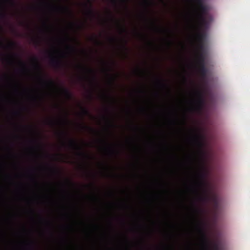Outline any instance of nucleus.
Listing matches in <instances>:
<instances>
[{
    "mask_svg": "<svg viewBox=\"0 0 250 250\" xmlns=\"http://www.w3.org/2000/svg\"><path fill=\"white\" fill-rule=\"evenodd\" d=\"M106 98L107 99H108L109 100H110V101L112 100L111 98L110 97H106Z\"/></svg>",
    "mask_w": 250,
    "mask_h": 250,
    "instance_id": "37",
    "label": "nucleus"
},
{
    "mask_svg": "<svg viewBox=\"0 0 250 250\" xmlns=\"http://www.w3.org/2000/svg\"><path fill=\"white\" fill-rule=\"evenodd\" d=\"M159 83L160 84H161L162 86L166 87V85L164 83H163L161 82V81H159Z\"/></svg>",
    "mask_w": 250,
    "mask_h": 250,
    "instance_id": "31",
    "label": "nucleus"
},
{
    "mask_svg": "<svg viewBox=\"0 0 250 250\" xmlns=\"http://www.w3.org/2000/svg\"><path fill=\"white\" fill-rule=\"evenodd\" d=\"M113 2L114 3H116V1H115V0H113Z\"/></svg>",
    "mask_w": 250,
    "mask_h": 250,
    "instance_id": "39",
    "label": "nucleus"
},
{
    "mask_svg": "<svg viewBox=\"0 0 250 250\" xmlns=\"http://www.w3.org/2000/svg\"><path fill=\"white\" fill-rule=\"evenodd\" d=\"M92 39L94 40L99 44L101 43L96 37L92 38Z\"/></svg>",
    "mask_w": 250,
    "mask_h": 250,
    "instance_id": "28",
    "label": "nucleus"
},
{
    "mask_svg": "<svg viewBox=\"0 0 250 250\" xmlns=\"http://www.w3.org/2000/svg\"><path fill=\"white\" fill-rule=\"evenodd\" d=\"M106 110L108 112V109L107 108L106 109Z\"/></svg>",
    "mask_w": 250,
    "mask_h": 250,
    "instance_id": "43",
    "label": "nucleus"
},
{
    "mask_svg": "<svg viewBox=\"0 0 250 250\" xmlns=\"http://www.w3.org/2000/svg\"><path fill=\"white\" fill-rule=\"evenodd\" d=\"M87 7V13L88 15L92 17H95V13L92 8V3L90 0H87V3L84 4Z\"/></svg>",
    "mask_w": 250,
    "mask_h": 250,
    "instance_id": "9",
    "label": "nucleus"
},
{
    "mask_svg": "<svg viewBox=\"0 0 250 250\" xmlns=\"http://www.w3.org/2000/svg\"><path fill=\"white\" fill-rule=\"evenodd\" d=\"M23 127H24V128H29V127H27V126H23Z\"/></svg>",
    "mask_w": 250,
    "mask_h": 250,
    "instance_id": "40",
    "label": "nucleus"
},
{
    "mask_svg": "<svg viewBox=\"0 0 250 250\" xmlns=\"http://www.w3.org/2000/svg\"><path fill=\"white\" fill-rule=\"evenodd\" d=\"M34 42H35V44H38L39 42H38V41L37 40L34 39Z\"/></svg>",
    "mask_w": 250,
    "mask_h": 250,
    "instance_id": "33",
    "label": "nucleus"
},
{
    "mask_svg": "<svg viewBox=\"0 0 250 250\" xmlns=\"http://www.w3.org/2000/svg\"><path fill=\"white\" fill-rule=\"evenodd\" d=\"M58 9L62 10L63 11H65L68 12L70 15H72V11L68 7H62V8H60H60H58Z\"/></svg>",
    "mask_w": 250,
    "mask_h": 250,
    "instance_id": "18",
    "label": "nucleus"
},
{
    "mask_svg": "<svg viewBox=\"0 0 250 250\" xmlns=\"http://www.w3.org/2000/svg\"><path fill=\"white\" fill-rule=\"evenodd\" d=\"M171 42H168V44H171Z\"/></svg>",
    "mask_w": 250,
    "mask_h": 250,
    "instance_id": "42",
    "label": "nucleus"
},
{
    "mask_svg": "<svg viewBox=\"0 0 250 250\" xmlns=\"http://www.w3.org/2000/svg\"><path fill=\"white\" fill-rule=\"evenodd\" d=\"M191 131L192 133L190 140L196 148V154L197 157L196 161L197 167V185L201 190V194L198 196V200L203 203L211 202L214 208L217 209L218 207L217 198L215 195L210 196L209 194L208 185L206 181L207 170L204 164L205 155L204 150L205 136L202 133V128L200 127H192Z\"/></svg>",
    "mask_w": 250,
    "mask_h": 250,
    "instance_id": "1",
    "label": "nucleus"
},
{
    "mask_svg": "<svg viewBox=\"0 0 250 250\" xmlns=\"http://www.w3.org/2000/svg\"><path fill=\"white\" fill-rule=\"evenodd\" d=\"M33 60L35 62V67L36 68V69H37L39 71V72H40V73L41 74H42V69H41V67L40 65L39 64V63L38 62V61L37 58L34 57V58H33Z\"/></svg>",
    "mask_w": 250,
    "mask_h": 250,
    "instance_id": "13",
    "label": "nucleus"
},
{
    "mask_svg": "<svg viewBox=\"0 0 250 250\" xmlns=\"http://www.w3.org/2000/svg\"><path fill=\"white\" fill-rule=\"evenodd\" d=\"M206 226L207 224L204 221L200 220L198 222V231L200 235L203 250H219L217 244L211 242L208 237Z\"/></svg>",
    "mask_w": 250,
    "mask_h": 250,
    "instance_id": "2",
    "label": "nucleus"
},
{
    "mask_svg": "<svg viewBox=\"0 0 250 250\" xmlns=\"http://www.w3.org/2000/svg\"><path fill=\"white\" fill-rule=\"evenodd\" d=\"M0 17L2 18H6V14L5 12H2L0 14Z\"/></svg>",
    "mask_w": 250,
    "mask_h": 250,
    "instance_id": "25",
    "label": "nucleus"
},
{
    "mask_svg": "<svg viewBox=\"0 0 250 250\" xmlns=\"http://www.w3.org/2000/svg\"><path fill=\"white\" fill-rule=\"evenodd\" d=\"M69 145L70 146H71L73 147H75L79 150L81 149V148L79 146H78L76 141L74 140H72V139L70 140L69 142Z\"/></svg>",
    "mask_w": 250,
    "mask_h": 250,
    "instance_id": "14",
    "label": "nucleus"
},
{
    "mask_svg": "<svg viewBox=\"0 0 250 250\" xmlns=\"http://www.w3.org/2000/svg\"><path fill=\"white\" fill-rule=\"evenodd\" d=\"M116 78L115 76H112L111 79L110 80V83L112 85L114 84Z\"/></svg>",
    "mask_w": 250,
    "mask_h": 250,
    "instance_id": "21",
    "label": "nucleus"
},
{
    "mask_svg": "<svg viewBox=\"0 0 250 250\" xmlns=\"http://www.w3.org/2000/svg\"><path fill=\"white\" fill-rule=\"evenodd\" d=\"M68 49H69L70 50L73 52H75L76 51V49L75 47L72 46H68L67 47Z\"/></svg>",
    "mask_w": 250,
    "mask_h": 250,
    "instance_id": "22",
    "label": "nucleus"
},
{
    "mask_svg": "<svg viewBox=\"0 0 250 250\" xmlns=\"http://www.w3.org/2000/svg\"><path fill=\"white\" fill-rule=\"evenodd\" d=\"M199 72L201 77L203 79H205L207 76L208 69L206 66H199L198 68Z\"/></svg>",
    "mask_w": 250,
    "mask_h": 250,
    "instance_id": "10",
    "label": "nucleus"
},
{
    "mask_svg": "<svg viewBox=\"0 0 250 250\" xmlns=\"http://www.w3.org/2000/svg\"><path fill=\"white\" fill-rule=\"evenodd\" d=\"M120 27L122 30V32H126V28L125 26H120Z\"/></svg>",
    "mask_w": 250,
    "mask_h": 250,
    "instance_id": "29",
    "label": "nucleus"
},
{
    "mask_svg": "<svg viewBox=\"0 0 250 250\" xmlns=\"http://www.w3.org/2000/svg\"><path fill=\"white\" fill-rule=\"evenodd\" d=\"M16 57L15 55H12L10 56L5 58V60L8 63H11L13 62V58Z\"/></svg>",
    "mask_w": 250,
    "mask_h": 250,
    "instance_id": "17",
    "label": "nucleus"
},
{
    "mask_svg": "<svg viewBox=\"0 0 250 250\" xmlns=\"http://www.w3.org/2000/svg\"><path fill=\"white\" fill-rule=\"evenodd\" d=\"M110 40L112 41H114L115 39H113V38H110Z\"/></svg>",
    "mask_w": 250,
    "mask_h": 250,
    "instance_id": "38",
    "label": "nucleus"
},
{
    "mask_svg": "<svg viewBox=\"0 0 250 250\" xmlns=\"http://www.w3.org/2000/svg\"><path fill=\"white\" fill-rule=\"evenodd\" d=\"M206 37L205 33L203 30L198 29V32L196 35V38L199 43V48L201 50H204V42Z\"/></svg>",
    "mask_w": 250,
    "mask_h": 250,
    "instance_id": "5",
    "label": "nucleus"
},
{
    "mask_svg": "<svg viewBox=\"0 0 250 250\" xmlns=\"http://www.w3.org/2000/svg\"><path fill=\"white\" fill-rule=\"evenodd\" d=\"M153 25L155 26V23H154V22H153Z\"/></svg>",
    "mask_w": 250,
    "mask_h": 250,
    "instance_id": "41",
    "label": "nucleus"
},
{
    "mask_svg": "<svg viewBox=\"0 0 250 250\" xmlns=\"http://www.w3.org/2000/svg\"><path fill=\"white\" fill-rule=\"evenodd\" d=\"M9 2H10V4L12 5V6H15L16 3L15 2V1L13 0H8Z\"/></svg>",
    "mask_w": 250,
    "mask_h": 250,
    "instance_id": "27",
    "label": "nucleus"
},
{
    "mask_svg": "<svg viewBox=\"0 0 250 250\" xmlns=\"http://www.w3.org/2000/svg\"><path fill=\"white\" fill-rule=\"evenodd\" d=\"M53 171L56 173H58V170L56 169H53Z\"/></svg>",
    "mask_w": 250,
    "mask_h": 250,
    "instance_id": "34",
    "label": "nucleus"
},
{
    "mask_svg": "<svg viewBox=\"0 0 250 250\" xmlns=\"http://www.w3.org/2000/svg\"><path fill=\"white\" fill-rule=\"evenodd\" d=\"M63 134H66V133L65 132H63Z\"/></svg>",
    "mask_w": 250,
    "mask_h": 250,
    "instance_id": "46",
    "label": "nucleus"
},
{
    "mask_svg": "<svg viewBox=\"0 0 250 250\" xmlns=\"http://www.w3.org/2000/svg\"><path fill=\"white\" fill-rule=\"evenodd\" d=\"M184 81H186V78L184 77Z\"/></svg>",
    "mask_w": 250,
    "mask_h": 250,
    "instance_id": "45",
    "label": "nucleus"
},
{
    "mask_svg": "<svg viewBox=\"0 0 250 250\" xmlns=\"http://www.w3.org/2000/svg\"><path fill=\"white\" fill-rule=\"evenodd\" d=\"M45 82L46 83H47L50 86H52V87L56 86V84L55 82L54 81H53L52 80L49 79L48 80H45Z\"/></svg>",
    "mask_w": 250,
    "mask_h": 250,
    "instance_id": "15",
    "label": "nucleus"
},
{
    "mask_svg": "<svg viewBox=\"0 0 250 250\" xmlns=\"http://www.w3.org/2000/svg\"><path fill=\"white\" fill-rule=\"evenodd\" d=\"M204 50H200V52L197 56V63L198 66H206L205 63V56L204 53Z\"/></svg>",
    "mask_w": 250,
    "mask_h": 250,
    "instance_id": "8",
    "label": "nucleus"
},
{
    "mask_svg": "<svg viewBox=\"0 0 250 250\" xmlns=\"http://www.w3.org/2000/svg\"><path fill=\"white\" fill-rule=\"evenodd\" d=\"M211 20V17H207V16H201V17L197 18L198 29L203 30L207 28Z\"/></svg>",
    "mask_w": 250,
    "mask_h": 250,
    "instance_id": "4",
    "label": "nucleus"
},
{
    "mask_svg": "<svg viewBox=\"0 0 250 250\" xmlns=\"http://www.w3.org/2000/svg\"><path fill=\"white\" fill-rule=\"evenodd\" d=\"M78 155H80V156H84V157H87L88 156L85 154L83 152H79L78 153Z\"/></svg>",
    "mask_w": 250,
    "mask_h": 250,
    "instance_id": "24",
    "label": "nucleus"
},
{
    "mask_svg": "<svg viewBox=\"0 0 250 250\" xmlns=\"http://www.w3.org/2000/svg\"><path fill=\"white\" fill-rule=\"evenodd\" d=\"M123 47H124V49H125L126 51H127V50H128V49H127V48L126 47L125 45H124Z\"/></svg>",
    "mask_w": 250,
    "mask_h": 250,
    "instance_id": "36",
    "label": "nucleus"
},
{
    "mask_svg": "<svg viewBox=\"0 0 250 250\" xmlns=\"http://www.w3.org/2000/svg\"><path fill=\"white\" fill-rule=\"evenodd\" d=\"M16 45V44L14 42H10L8 44V47L12 48L14 47Z\"/></svg>",
    "mask_w": 250,
    "mask_h": 250,
    "instance_id": "23",
    "label": "nucleus"
},
{
    "mask_svg": "<svg viewBox=\"0 0 250 250\" xmlns=\"http://www.w3.org/2000/svg\"><path fill=\"white\" fill-rule=\"evenodd\" d=\"M67 113H66V115H65V118L64 119V122L65 123V124H67L68 121V118H67Z\"/></svg>",
    "mask_w": 250,
    "mask_h": 250,
    "instance_id": "26",
    "label": "nucleus"
},
{
    "mask_svg": "<svg viewBox=\"0 0 250 250\" xmlns=\"http://www.w3.org/2000/svg\"><path fill=\"white\" fill-rule=\"evenodd\" d=\"M83 127H84V128H87L89 129L90 130L94 131V129L90 127H89V126H85V125H83Z\"/></svg>",
    "mask_w": 250,
    "mask_h": 250,
    "instance_id": "30",
    "label": "nucleus"
},
{
    "mask_svg": "<svg viewBox=\"0 0 250 250\" xmlns=\"http://www.w3.org/2000/svg\"><path fill=\"white\" fill-rule=\"evenodd\" d=\"M193 1H195L198 5V7L201 6L202 5H205L204 3V0H192Z\"/></svg>",
    "mask_w": 250,
    "mask_h": 250,
    "instance_id": "19",
    "label": "nucleus"
},
{
    "mask_svg": "<svg viewBox=\"0 0 250 250\" xmlns=\"http://www.w3.org/2000/svg\"><path fill=\"white\" fill-rule=\"evenodd\" d=\"M196 192L198 193V191L197 190H196Z\"/></svg>",
    "mask_w": 250,
    "mask_h": 250,
    "instance_id": "44",
    "label": "nucleus"
},
{
    "mask_svg": "<svg viewBox=\"0 0 250 250\" xmlns=\"http://www.w3.org/2000/svg\"><path fill=\"white\" fill-rule=\"evenodd\" d=\"M196 98L193 101V106L191 108L192 111L201 113L204 107L206 100L204 92L199 89H196L194 91Z\"/></svg>",
    "mask_w": 250,
    "mask_h": 250,
    "instance_id": "3",
    "label": "nucleus"
},
{
    "mask_svg": "<svg viewBox=\"0 0 250 250\" xmlns=\"http://www.w3.org/2000/svg\"><path fill=\"white\" fill-rule=\"evenodd\" d=\"M81 108L82 109V113L83 115H91L89 111L85 107L81 105Z\"/></svg>",
    "mask_w": 250,
    "mask_h": 250,
    "instance_id": "16",
    "label": "nucleus"
},
{
    "mask_svg": "<svg viewBox=\"0 0 250 250\" xmlns=\"http://www.w3.org/2000/svg\"><path fill=\"white\" fill-rule=\"evenodd\" d=\"M50 64L57 68H61L63 66L62 62L59 59L53 56L51 54V57L50 60Z\"/></svg>",
    "mask_w": 250,
    "mask_h": 250,
    "instance_id": "7",
    "label": "nucleus"
},
{
    "mask_svg": "<svg viewBox=\"0 0 250 250\" xmlns=\"http://www.w3.org/2000/svg\"><path fill=\"white\" fill-rule=\"evenodd\" d=\"M62 91L67 99H71L72 97V93L68 89L63 87L62 88Z\"/></svg>",
    "mask_w": 250,
    "mask_h": 250,
    "instance_id": "12",
    "label": "nucleus"
},
{
    "mask_svg": "<svg viewBox=\"0 0 250 250\" xmlns=\"http://www.w3.org/2000/svg\"><path fill=\"white\" fill-rule=\"evenodd\" d=\"M67 182L70 184H73V183L70 180H67Z\"/></svg>",
    "mask_w": 250,
    "mask_h": 250,
    "instance_id": "35",
    "label": "nucleus"
},
{
    "mask_svg": "<svg viewBox=\"0 0 250 250\" xmlns=\"http://www.w3.org/2000/svg\"><path fill=\"white\" fill-rule=\"evenodd\" d=\"M78 66L79 68H82V69L86 68V69L88 71V72H89L90 73L92 74L93 77H92V79L91 80H90V82L91 83H93V81L95 80V76L94 70L93 69H92L91 68H85V67H84L83 66H82L81 65H79Z\"/></svg>",
    "mask_w": 250,
    "mask_h": 250,
    "instance_id": "11",
    "label": "nucleus"
},
{
    "mask_svg": "<svg viewBox=\"0 0 250 250\" xmlns=\"http://www.w3.org/2000/svg\"><path fill=\"white\" fill-rule=\"evenodd\" d=\"M20 63H21V64H22V65H23V66H24V67H23V70H25V64H24V63L22 62H21V61H20Z\"/></svg>",
    "mask_w": 250,
    "mask_h": 250,
    "instance_id": "32",
    "label": "nucleus"
},
{
    "mask_svg": "<svg viewBox=\"0 0 250 250\" xmlns=\"http://www.w3.org/2000/svg\"><path fill=\"white\" fill-rule=\"evenodd\" d=\"M195 210L198 214H201L203 212V210L201 208L197 207L195 208Z\"/></svg>",
    "mask_w": 250,
    "mask_h": 250,
    "instance_id": "20",
    "label": "nucleus"
},
{
    "mask_svg": "<svg viewBox=\"0 0 250 250\" xmlns=\"http://www.w3.org/2000/svg\"><path fill=\"white\" fill-rule=\"evenodd\" d=\"M201 16H207V17H211L208 14V8L207 5H202L198 7L197 18L201 17Z\"/></svg>",
    "mask_w": 250,
    "mask_h": 250,
    "instance_id": "6",
    "label": "nucleus"
}]
</instances>
